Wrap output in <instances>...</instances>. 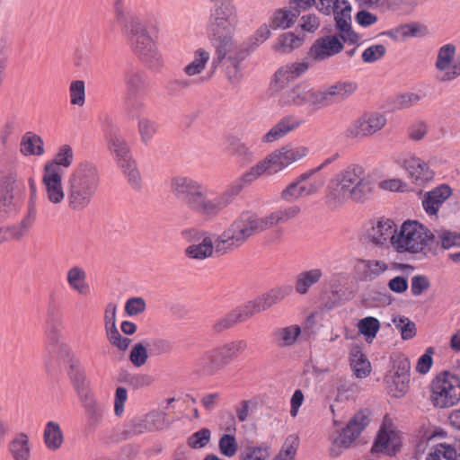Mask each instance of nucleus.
<instances>
[{
	"mask_svg": "<svg viewBox=\"0 0 460 460\" xmlns=\"http://www.w3.org/2000/svg\"><path fill=\"white\" fill-rule=\"evenodd\" d=\"M283 170V165L272 151L233 181L222 192H215L200 181L187 176L172 177L170 181V190L178 200L194 213L207 219H214L243 189L252 184L261 175H273Z\"/></svg>",
	"mask_w": 460,
	"mask_h": 460,
	"instance_id": "nucleus-1",
	"label": "nucleus"
},
{
	"mask_svg": "<svg viewBox=\"0 0 460 460\" xmlns=\"http://www.w3.org/2000/svg\"><path fill=\"white\" fill-rule=\"evenodd\" d=\"M301 212L297 205L275 209L262 217L252 211L242 212L215 239V252L226 254L242 247L249 239L279 224L296 218Z\"/></svg>",
	"mask_w": 460,
	"mask_h": 460,
	"instance_id": "nucleus-2",
	"label": "nucleus"
},
{
	"mask_svg": "<svg viewBox=\"0 0 460 460\" xmlns=\"http://www.w3.org/2000/svg\"><path fill=\"white\" fill-rule=\"evenodd\" d=\"M211 4L208 33L221 61L237 51L238 46L233 37L238 24L237 9L234 0H211Z\"/></svg>",
	"mask_w": 460,
	"mask_h": 460,
	"instance_id": "nucleus-3",
	"label": "nucleus"
},
{
	"mask_svg": "<svg viewBox=\"0 0 460 460\" xmlns=\"http://www.w3.org/2000/svg\"><path fill=\"white\" fill-rule=\"evenodd\" d=\"M373 191L369 173L357 164H352L337 172L327 186V200L335 206L348 201L364 202Z\"/></svg>",
	"mask_w": 460,
	"mask_h": 460,
	"instance_id": "nucleus-4",
	"label": "nucleus"
},
{
	"mask_svg": "<svg viewBox=\"0 0 460 460\" xmlns=\"http://www.w3.org/2000/svg\"><path fill=\"white\" fill-rule=\"evenodd\" d=\"M115 8L117 19L122 23V31L127 36L132 51L148 69L161 71L164 60L146 27L137 17L126 15L119 2L116 3Z\"/></svg>",
	"mask_w": 460,
	"mask_h": 460,
	"instance_id": "nucleus-5",
	"label": "nucleus"
},
{
	"mask_svg": "<svg viewBox=\"0 0 460 460\" xmlns=\"http://www.w3.org/2000/svg\"><path fill=\"white\" fill-rule=\"evenodd\" d=\"M393 248L400 253L408 252L418 259H430L439 253L434 233L415 220L403 222L394 236Z\"/></svg>",
	"mask_w": 460,
	"mask_h": 460,
	"instance_id": "nucleus-6",
	"label": "nucleus"
},
{
	"mask_svg": "<svg viewBox=\"0 0 460 460\" xmlns=\"http://www.w3.org/2000/svg\"><path fill=\"white\" fill-rule=\"evenodd\" d=\"M100 186V172L91 161L78 163L66 181L68 205L73 210H83L93 201Z\"/></svg>",
	"mask_w": 460,
	"mask_h": 460,
	"instance_id": "nucleus-7",
	"label": "nucleus"
},
{
	"mask_svg": "<svg viewBox=\"0 0 460 460\" xmlns=\"http://www.w3.org/2000/svg\"><path fill=\"white\" fill-rule=\"evenodd\" d=\"M248 349V342L243 339L226 341L204 351L198 358V365L207 375H214L225 367Z\"/></svg>",
	"mask_w": 460,
	"mask_h": 460,
	"instance_id": "nucleus-8",
	"label": "nucleus"
},
{
	"mask_svg": "<svg viewBox=\"0 0 460 460\" xmlns=\"http://www.w3.org/2000/svg\"><path fill=\"white\" fill-rule=\"evenodd\" d=\"M430 401L437 408H449L460 401V379L449 372L438 374L430 384Z\"/></svg>",
	"mask_w": 460,
	"mask_h": 460,
	"instance_id": "nucleus-9",
	"label": "nucleus"
},
{
	"mask_svg": "<svg viewBox=\"0 0 460 460\" xmlns=\"http://www.w3.org/2000/svg\"><path fill=\"white\" fill-rule=\"evenodd\" d=\"M314 4L324 14L334 13L336 28L343 41L358 42V35L351 28V6L348 0H315Z\"/></svg>",
	"mask_w": 460,
	"mask_h": 460,
	"instance_id": "nucleus-10",
	"label": "nucleus"
},
{
	"mask_svg": "<svg viewBox=\"0 0 460 460\" xmlns=\"http://www.w3.org/2000/svg\"><path fill=\"white\" fill-rule=\"evenodd\" d=\"M38 218L36 190L31 191L26 210L22 219L14 224L0 227V243L21 241L33 228Z\"/></svg>",
	"mask_w": 460,
	"mask_h": 460,
	"instance_id": "nucleus-11",
	"label": "nucleus"
},
{
	"mask_svg": "<svg viewBox=\"0 0 460 460\" xmlns=\"http://www.w3.org/2000/svg\"><path fill=\"white\" fill-rule=\"evenodd\" d=\"M369 422V412L367 410L358 411L349 420L346 427L332 439L331 456L337 457L345 449L349 448Z\"/></svg>",
	"mask_w": 460,
	"mask_h": 460,
	"instance_id": "nucleus-12",
	"label": "nucleus"
},
{
	"mask_svg": "<svg viewBox=\"0 0 460 460\" xmlns=\"http://www.w3.org/2000/svg\"><path fill=\"white\" fill-rule=\"evenodd\" d=\"M387 119L384 113L366 112L356 119L346 129V136L350 138L367 137L382 130Z\"/></svg>",
	"mask_w": 460,
	"mask_h": 460,
	"instance_id": "nucleus-13",
	"label": "nucleus"
},
{
	"mask_svg": "<svg viewBox=\"0 0 460 460\" xmlns=\"http://www.w3.org/2000/svg\"><path fill=\"white\" fill-rule=\"evenodd\" d=\"M358 89L356 82L351 80H340L325 88L317 91L318 107H328L341 103L351 97Z\"/></svg>",
	"mask_w": 460,
	"mask_h": 460,
	"instance_id": "nucleus-14",
	"label": "nucleus"
},
{
	"mask_svg": "<svg viewBox=\"0 0 460 460\" xmlns=\"http://www.w3.org/2000/svg\"><path fill=\"white\" fill-rule=\"evenodd\" d=\"M182 236L190 242H194L184 250L187 257L193 260H205L212 256L215 251V240L213 241L207 233L190 229L183 231Z\"/></svg>",
	"mask_w": 460,
	"mask_h": 460,
	"instance_id": "nucleus-15",
	"label": "nucleus"
},
{
	"mask_svg": "<svg viewBox=\"0 0 460 460\" xmlns=\"http://www.w3.org/2000/svg\"><path fill=\"white\" fill-rule=\"evenodd\" d=\"M400 447L401 436L399 431L391 421L385 420L377 432L372 451L394 456L400 449Z\"/></svg>",
	"mask_w": 460,
	"mask_h": 460,
	"instance_id": "nucleus-16",
	"label": "nucleus"
},
{
	"mask_svg": "<svg viewBox=\"0 0 460 460\" xmlns=\"http://www.w3.org/2000/svg\"><path fill=\"white\" fill-rule=\"evenodd\" d=\"M314 315L312 314L307 316L303 327L297 324H291L276 328L272 333L274 342L279 348L294 346L302 333H306L307 329L312 327L314 324Z\"/></svg>",
	"mask_w": 460,
	"mask_h": 460,
	"instance_id": "nucleus-17",
	"label": "nucleus"
},
{
	"mask_svg": "<svg viewBox=\"0 0 460 460\" xmlns=\"http://www.w3.org/2000/svg\"><path fill=\"white\" fill-rule=\"evenodd\" d=\"M342 49L343 44L336 36H323L314 41L307 57L312 61L320 62L335 56Z\"/></svg>",
	"mask_w": 460,
	"mask_h": 460,
	"instance_id": "nucleus-18",
	"label": "nucleus"
},
{
	"mask_svg": "<svg viewBox=\"0 0 460 460\" xmlns=\"http://www.w3.org/2000/svg\"><path fill=\"white\" fill-rule=\"evenodd\" d=\"M316 95L317 91L297 84L292 89L282 93L279 98V104L284 107L289 105L303 106L310 103L318 107Z\"/></svg>",
	"mask_w": 460,
	"mask_h": 460,
	"instance_id": "nucleus-19",
	"label": "nucleus"
},
{
	"mask_svg": "<svg viewBox=\"0 0 460 460\" xmlns=\"http://www.w3.org/2000/svg\"><path fill=\"white\" fill-rule=\"evenodd\" d=\"M63 173L42 172L44 195L52 205H59L65 200L66 193L62 183Z\"/></svg>",
	"mask_w": 460,
	"mask_h": 460,
	"instance_id": "nucleus-20",
	"label": "nucleus"
},
{
	"mask_svg": "<svg viewBox=\"0 0 460 460\" xmlns=\"http://www.w3.org/2000/svg\"><path fill=\"white\" fill-rule=\"evenodd\" d=\"M107 147L115 159L116 164L119 166L133 158L130 148L117 128H111L105 133Z\"/></svg>",
	"mask_w": 460,
	"mask_h": 460,
	"instance_id": "nucleus-21",
	"label": "nucleus"
},
{
	"mask_svg": "<svg viewBox=\"0 0 460 460\" xmlns=\"http://www.w3.org/2000/svg\"><path fill=\"white\" fill-rule=\"evenodd\" d=\"M402 167L411 181L417 185H422L433 178L429 164L415 155L406 157L402 162Z\"/></svg>",
	"mask_w": 460,
	"mask_h": 460,
	"instance_id": "nucleus-22",
	"label": "nucleus"
},
{
	"mask_svg": "<svg viewBox=\"0 0 460 460\" xmlns=\"http://www.w3.org/2000/svg\"><path fill=\"white\" fill-rule=\"evenodd\" d=\"M303 124V120L296 115H288L279 119L263 137L262 142L273 143L295 131Z\"/></svg>",
	"mask_w": 460,
	"mask_h": 460,
	"instance_id": "nucleus-23",
	"label": "nucleus"
},
{
	"mask_svg": "<svg viewBox=\"0 0 460 460\" xmlns=\"http://www.w3.org/2000/svg\"><path fill=\"white\" fill-rule=\"evenodd\" d=\"M132 429L135 433L163 429L167 425L166 413L161 411H152L149 413L132 420Z\"/></svg>",
	"mask_w": 460,
	"mask_h": 460,
	"instance_id": "nucleus-24",
	"label": "nucleus"
},
{
	"mask_svg": "<svg viewBox=\"0 0 460 460\" xmlns=\"http://www.w3.org/2000/svg\"><path fill=\"white\" fill-rule=\"evenodd\" d=\"M388 391L394 397H402L409 388L410 383V363L401 362L396 372L388 382Z\"/></svg>",
	"mask_w": 460,
	"mask_h": 460,
	"instance_id": "nucleus-25",
	"label": "nucleus"
},
{
	"mask_svg": "<svg viewBox=\"0 0 460 460\" xmlns=\"http://www.w3.org/2000/svg\"><path fill=\"white\" fill-rule=\"evenodd\" d=\"M326 164L327 162L317 168L306 171L295 179L306 198L315 195L323 188L324 180L323 177L316 175V172H318Z\"/></svg>",
	"mask_w": 460,
	"mask_h": 460,
	"instance_id": "nucleus-26",
	"label": "nucleus"
},
{
	"mask_svg": "<svg viewBox=\"0 0 460 460\" xmlns=\"http://www.w3.org/2000/svg\"><path fill=\"white\" fill-rule=\"evenodd\" d=\"M309 67L310 63L307 60L288 63L279 68L275 73V80L280 86H284L290 81H294L305 75Z\"/></svg>",
	"mask_w": 460,
	"mask_h": 460,
	"instance_id": "nucleus-27",
	"label": "nucleus"
},
{
	"mask_svg": "<svg viewBox=\"0 0 460 460\" xmlns=\"http://www.w3.org/2000/svg\"><path fill=\"white\" fill-rule=\"evenodd\" d=\"M74 163V151L71 146H60L52 160L45 163L43 170L54 173H63V168H69Z\"/></svg>",
	"mask_w": 460,
	"mask_h": 460,
	"instance_id": "nucleus-28",
	"label": "nucleus"
},
{
	"mask_svg": "<svg viewBox=\"0 0 460 460\" xmlns=\"http://www.w3.org/2000/svg\"><path fill=\"white\" fill-rule=\"evenodd\" d=\"M397 233L398 229L395 228V224L393 220L381 219L372 227L369 233V238L377 245H383L390 242L393 246L394 236H395Z\"/></svg>",
	"mask_w": 460,
	"mask_h": 460,
	"instance_id": "nucleus-29",
	"label": "nucleus"
},
{
	"mask_svg": "<svg viewBox=\"0 0 460 460\" xmlns=\"http://www.w3.org/2000/svg\"><path fill=\"white\" fill-rule=\"evenodd\" d=\"M451 195V189L447 185H440L427 192L422 200L424 210L429 216L436 215L441 205Z\"/></svg>",
	"mask_w": 460,
	"mask_h": 460,
	"instance_id": "nucleus-30",
	"label": "nucleus"
},
{
	"mask_svg": "<svg viewBox=\"0 0 460 460\" xmlns=\"http://www.w3.org/2000/svg\"><path fill=\"white\" fill-rule=\"evenodd\" d=\"M66 279L73 291L84 296L90 295L91 287L87 282V273L81 266L75 265L69 268Z\"/></svg>",
	"mask_w": 460,
	"mask_h": 460,
	"instance_id": "nucleus-31",
	"label": "nucleus"
},
{
	"mask_svg": "<svg viewBox=\"0 0 460 460\" xmlns=\"http://www.w3.org/2000/svg\"><path fill=\"white\" fill-rule=\"evenodd\" d=\"M47 348L58 358L65 359L72 354V349L68 344L62 341V332L57 326L48 328L47 332Z\"/></svg>",
	"mask_w": 460,
	"mask_h": 460,
	"instance_id": "nucleus-32",
	"label": "nucleus"
},
{
	"mask_svg": "<svg viewBox=\"0 0 460 460\" xmlns=\"http://www.w3.org/2000/svg\"><path fill=\"white\" fill-rule=\"evenodd\" d=\"M85 412L86 425L89 429H96L103 420L105 410L93 395L81 400Z\"/></svg>",
	"mask_w": 460,
	"mask_h": 460,
	"instance_id": "nucleus-33",
	"label": "nucleus"
},
{
	"mask_svg": "<svg viewBox=\"0 0 460 460\" xmlns=\"http://www.w3.org/2000/svg\"><path fill=\"white\" fill-rule=\"evenodd\" d=\"M20 152L25 156H41L45 153L43 139L37 134L28 131L21 138Z\"/></svg>",
	"mask_w": 460,
	"mask_h": 460,
	"instance_id": "nucleus-34",
	"label": "nucleus"
},
{
	"mask_svg": "<svg viewBox=\"0 0 460 460\" xmlns=\"http://www.w3.org/2000/svg\"><path fill=\"white\" fill-rule=\"evenodd\" d=\"M299 15V10L279 8L275 10L270 17V26L272 30H286L290 28Z\"/></svg>",
	"mask_w": 460,
	"mask_h": 460,
	"instance_id": "nucleus-35",
	"label": "nucleus"
},
{
	"mask_svg": "<svg viewBox=\"0 0 460 460\" xmlns=\"http://www.w3.org/2000/svg\"><path fill=\"white\" fill-rule=\"evenodd\" d=\"M210 60L208 50L199 48L194 50L191 61L183 67V73L190 77L201 75Z\"/></svg>",
	"mask_w": 460,
	"mask_h": 460,
	"instance_id": "nucleus-36",
	"label": "nucleus"
},
{
	"mask_svg": "<svg viewBox=\"0 0 460 460\" xmlns=\"http://www.w3.org/2000/svg\"><path fill=\"white\" fill-rule=\"evenodd\" d=\"M43 440L50 451L58 450L64 443V435L60 425L56 421H48L43 431Z\"/></svg>",
	"mask_w": 460,
	"mask_h": 460,
	"instance_id": "nucleus-37",
	"label": "nucleus"
},
{
	"mask_svg": "<svg viewBox=\"0 0 460 460\" xmlns=\"http://www.w3.org/2000/svg\"><path fill=\"white\" fill-rule=\"evenodd\" d=\"M351 369L358 378H366L371 373V364L362 350L355 347L349 353Z\"/></svg>",
	"mask_w": 460,
	"mask_h": 460,
	"instance_id": "nucleus-38",
	"label": "nucleus"
},
{
	"mask_svg": "<svg viewBox=\"0 0 460 460\" xmlns=\"http://www.w3.org/2000/svg\"><path fill=\"white\" fill-rule=\"evenodd\" d=\"M322 277L323 271L318 268L300 272L296 280V291L300 295L306 294L311 287L319 282Z\"/></svg>",
	"mask_w": 460,
	"mask_h": 460,
	"instance_id": "nucleus-39",
	"label": "nucleus"
},
{
	"mask_svg": "<svg viewBox=\"0 0 460 460\" xmlns=\"http://www.w3.org/2000/svg\"><path fill=\"white\" fill-rule=\"evenodd\" d=\"M9 449L14 460H29L31 447L28 436L25 433L17 434L11 441Z\"/></svg>",
	"mask_w": 460,
	"mask_h": 460,
	"instance_id": "nucleus-40",
	"label": "nucleus"
},
{
	"mask_svg": "<svg viewBox=\"0 0 460 460\" xmlns=\"http://www.w3.org/2000/svg\"><path fill=\"white\" fill-rule=\"evenodd\" d=\"M118 167L121 170L122 173L127 179L128 183L133 190H139L142 188L141 173L134 158L128 160L126 163L119 164Z\"/></svg>",
	"mask_w": 460,
	"mask_h": 460,
	"instance_id": "nucleus-41",
	"label": "nucleus"
},
{
	"mask_svg": "<svg viewBox=\"0 0 460 460\" xmlns=\"http://www.w3.org/2000/svg\"><path fill=\"white\" fill-rule=\"evenodd\" d=\"M21 208V200L17 194L1 193L0 215L4 219L17 215Z\"/></svg>",
	"mask_w": 460,
	"mask_h": 460,
	"instance_id": "nucleus-42",
	"label": "nucleus"
},
{
	"mask_svg": "<svg viewBox=\"0 0 460 460\" xmlns=\"http://www.w3.org/2000/svg\"><path fill=\"white\" fill-rule=\"evenodd\" d=\"M426 460H460V447L438 444L427 455Z\"/></svg>",
	"mask_w": 460,
	"mask_h": 460,
	"instance_id": "nucleus-43",
	"label": "nucleus"
},
{
	"mask_svg": "<svg viewBox=\"0 0 460 460\" xmlns=\"http://www.w3.org/2000/svg\"><path fill=\"white\" fill-rule=\"evenodd\" d=\"M434 234L438 243L439 251L460 248V232L440 229L437 230Z\"/></svg>",
	"mask_w": 460,
	"mask_h": 460,
	"instance_id": "nucleus-44",
	"label": "nucleus"
},
{
	"mask_svg": "<svg viewBox=\"0 0 460 460\" xmlns=\"http://www.w3.org/2000/svg\"><path fill=\"white\" fill-rule=\"evenodd\" d=\"M303 43V39L293 32L281 34L273 49L280 53H290L298 49Z\"/></svg>",
	"mask_w": 460,
	"mask_h": 460,
	"instance_id": "nucleus-45",
	"label": "nucleus"
},
{
	"mask_svg": "<svg viewBox=\"0 0 460 460\" xmlns=\"http://www.w3.org/2000/svg\"><path fill=\"white\" fill-rule=\"evenodd\" d=\"M290 288H277L261 296H257L261 311H266L277 303L280 302L289 293Z\"/></svg>",
	"mask_w": 460,
	"mask_h": 460,
	"instance_id": "nucleus-46",
	"label": "nucleus"
},
{
	"mask_svg": "<svg viewBox=\"0 0 460 460\" xmlns=\"http://www.w3.org/2000/svg\"><path fill=\"white\" fill-rule=\"evenodd\" d=\"M437 79L442 83L452 82L460 76V58L451 61L448 65L436 67Z\"/></svg>",
	"mask_w": 460,
	"mask_h": 460,
	"instance_id": "nucleus-47",
	"label": "nucleus"
},
{
	"mask_svg": "<svg viewBox=\"0 0 460 460\" xmlns=\"http://www.w3.org/2000/svg\"><path fill=\"white\" fill-rule=\"evenodd\" d=\"M420 31V26L416 23H408L390 30L386 34L397 41H402L417 36Z\"/></svg>",
	"mask_w": 460,
	"mask_h": 460,
	"instance_id": "nucleus-48",
	"label": "nucleus"
},
{
	"mask_svg": "<svg viewBox=\"0 0 460 460\" xmlns=\"http://www.w3.org/2000/svg\"><path fill=\"white\" fill-rule=\"evenodd\" d=\"M364 276L366 279L372 280L385 272L389 266L380 260H363Z\"/></svg>",
	"mask_w": 460,
	"mask_h": 460,
	"instance_id": "nucleus-49",
	"label": "nucleus"
},
{
	"mask_svg": "<svg viewBox=\"0 0 460 460\" xmlns=\"http://www.w3.org/2000/svg\"><path fill=\"white\" fill-rule=\"evenodd\" d=\"M270 447L264 443L259 446H247L240 454V460H268Z\"/></svg>",
	"mask_w": 460,
	"mask_h": 460,
	"instance_id": "nucleus-50",
	"label": "nucleus"
},
{
	"mask_svg": "<svg viewBox=\"0 0 460 460\" xmlns=\"http://www.w3.org/2000/svg\"><path fill=\"white\" fill-rule=\"evenodd\" d=\"M158 129V125L155 120L148 118H142L138 120L137 130L140 136L141 142L148 145L154 138Z\"/></svg>",
	"mask_w": 460,
	"mask_h": 460,
	"instance_id": "nucleus-51",
	"label": "nucleus"
},
{
	"mask_svg": "<svg viewBox=\"0 0 460 460\" xmlns=\"http://www.w3.org/2000/svg\"><path fill=\"white\" fill-rule=\"evenodd\" d=\"M70 379L73 383L74 388L77 394V396L79 397L80 401L83 399H85L86 397H90L93 394L88 390V384L85 377V375L83 371L79 369H75V371L71 372L70 374Z\"/></svg>",
	"mask_w": 460,
	"mask_h": 460,
	"instance_id": "nucleus-52",
	"label": "nucleus"
},
{
	"mask_svg": "<svg viewBox=\"0 0 460 460\" xmlns=\"http://www.w3.org/2000/svg\"><path fill=\"white\" fill-rule=\"evenodd\" d=\"M146 75L140 71H129L125 76L128 94H137L144 87Z\"/></svg>",
	"mask_w": 460,
	"mask_h": 460,
	"instance_id": "nucleus-53",
	"label": "nucleus"
},
{
	"mask_svg": "<svg viewBox=\"0 0 460 460\" xmlns=\"http://www.w3.org/2000/svg\"><path fill=\"white\" fill-rule=\"evenodd\" d=\"M22 185V181L14 172H7L0 179L2 193L17 194Z\"/></svg>",
	"mask_w": 460,
	"mask_h": 460,
	"instance_id": "nucleus-54",
	"label": "nucleus"
},
{
	"mask_svg": "<svg viewBox=\"0 0 460 460\" xmlns=\"http://www.w3.org/2000/svg\"><path fill=\"white\" fill-rule=\"evenodd\" d=\"M298 437L291 434L287 437L280 452L273 460H293L298 447Z\"/></svg>",
	"mask_w": 460,
	"mask_h": 460,
	"instance_id": "nucleus-55",
	"label": "nucleus"
},
{
	"mask_svg": "<svg viewBox=\"0 0 460 460\" xmlns=\"http://www.w3.org/2000/svg\"><path fill=\"white\" fill-rule=\"evenodd\" d=\"M71 105L83 107L85 103V84L83 80L72 81L69 84Z\"/></svg>",
	"mask_w": 460,
	"mask_h": 460,
	"instance_id": "nucleus-56",
	"label": "nucleus"
},
{
	"mask_svg": "<svg viewBox=\"0 0 460 460\" xmlns=\"http://www.w3.org/2000/svg\"><path fill=\"white\" fill-rule=\"evenodd\" d=\"M456 58V47L452 43H447L441 46L438 50L435 68L440 66L448 65L451 61H454Z\"/></svg>",
	"mask_w": 460,
	"mask_h": 460,
	"instance_id": "nucleus-57",
	"label": "nucleus"
},
{
	"mask_svg": "<svg viewBox=\"0 0 460 460\" xmlns=\"http://www.w3.org/2000/svg\"><path fill=\"white\" fill-rule=\"evenodd\" d=\"M289 165L305 158L309 154V148L305 146H295L288 144L281 146Z\"/></svg>",
	"mask_w": 460,
	"mask_h": 460,
	"instance_id": "nucleus-58",
	"label": "nucleus"
},
{
	"mask_svg": "<svg viewBox=\"0 0 460 460\" xmlns=\"http://www.w3.org/2000/svg\"><path fill=\"white\" fill-rule=\"evenodd\" d=\"M218 448L221 455L233 457L238 451V443L234 435L224 434L218 441Z\"/></svg>",
	"mask_w": 460,
	"mask_h": 460,
	"instance_id": "nucleus-59",
	"label": "nucleus"
},
{
	"mask_svg": "<svg viewBox=\"0 0 460 460\" xmlns=\"http://www.w3.org/2000/svg\"><path fill=\"white\" fill-rule=\"evenodd\" d=\"M358 331L367 338H375L380 329L379 321L372 316L361 319L358 323Z\"/></svg>",
	"mask_w": 460,
	"mask_h": 460,
	"instance_id": "nucleus-60",
	"label": "nucleus"
},
{
	"mask_svg": "<svg viewBox=\"0 0 460 460\" xmlns=\"http://www.w3.org/2000/svg\"><path fill=\"white\" fill-rule=\"evenodd\" d=\"M306 198L296 180L289 182L280 192V199L286 202H295Z\"/></svg>",
	"mask_w": 460,
	"mask_h": 460,
	"instance_id": "nucleus-61",
	"label": "nucleus"
},
{
	"mask_svg": "<svg viewBox=\"0 0 460 460\" xmlns=\"http://www.w3.org/2000/svg\"><path fill=\"white\" fill-rule=\"evenodd\" d=\"M210 437V430L207 428H203L188 438V446L195 449L202 448L208 444Z\"/></svg>",
	"mask_w": 460,
	"mask_h": 460,
	"instance_id": "nucleus-62",
	"label": "nucleus"
},
{
	"mask_svg": "<svg viewBox=\"0 0 460 460\" xmlns=\"http://www.w3.org/2000/svg\"><path fill=\"white\" fill-rule=\"evenodd\" d=\"M240 321L243 322L254 315L255 314H259L261 311L259 300L255 297L252 300L248 301L244 305L234 309Z\"/></svg>",
	"mask_w": 460,
	"mask_h": 460,
	"instance_id": "nucleus-63",
	"label": "nucleus"
},
{
	"mask_svg": "<svg viewBox=\"0 0 460 460\" xmlns=\"http://www.w3.org/2000/svg\"><path fill=\"white\" fill-rule=\"evenodd\" d=\"M386 53V48L383 44H374L367 48L362 53V60L365 63H374L381 59Z\"/></svg>",
	"mask_w": 460,
	"mask_h": 460,
	"instance_id": "nucleus-64",
	"label": "nucleus"
}]
</instances>
